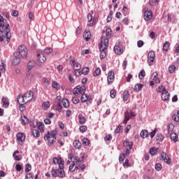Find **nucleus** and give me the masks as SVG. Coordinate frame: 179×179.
Here are the masks:
<instances>
[{"mask_svg": "<svg viewBox=\"0 0 179 179\" xmlns=\"http://www.w3.org/2000/svg\"><path fill=\"white\" fill-rule=\"evenodd\" d=\"M100 53V59H104L107 56V48H108V39L106 38V36L101 38V43L99 45Z\"/></svg>", "mask_w": 179, "mask_h": 179, "instance_id": "obj_1", "label": "nucleus"}, {"mask_svg": "<svg viewBox=\"0 0 179 179\" xmlns=\"http://www.w3.org/2000/svg\"><path fill=\"white\" fill-rule=\"evenodd\" d=\"M10 27L9 26V24H7L6 26V29L0 31V41L2 43L5 38H6V41L9 43L10 41Z\"/></svg>", "mask_w": 179, "mask_h": 179, "instance_id": "obj_2", "label": "nucleus"}, {"mask_svg": "<svg viewBox=\"0 0 179 179\" xmlns=\"http://www.w3.org/2000/svg\"><path fill=\"white\" fill-rule=\"evenodd\" d=\"M51 174L52 177L59 178H64L65 177V171H64V169L59 168L58 169H52L51 171Z\"/></svg>", "mask_w": 179, "mask_h": 179, "instance_id": "obj_3", "label": "nucleus"}, {"mask_svg": "<svg viewBox=\"0 0 179 179\" xmlns=\"http://www.w3.org/2000/svg\"><path fill=\"white\" fill-rule=\"evenodd\" d=\"M19 56L24 59L27 58V48L24 46V45H21L18 47V52Z\"/></svg>", "mask_w": 179, "mask_h": 179, "instance_id": "obj_4", "label": "nucleus"}, {"mask_svg": "<svg viewBox=\"0 0 179 179\" xmlns=\"http://www.w3.org/2000/svg\"><path fill=\"white\" fill-rule=\"evenodd\" d=\"M156 57V54L155 51L151 50L148 54V63L149 66H152L153 65V62H155V58Z\"/></svg>", "mask_w": 179, "mask_h": 179, "instance_id": "obj_5", "label": "nucleus"}, {"mask_svg": "<svg viewBox=\"0 0 179 179\" xmlns=\"http://www.w3.org/2000/svg\"><path fill=\"white\" fill-rule=\"evenodd\" d=\"M52 162L55 164L59 165V169H65V162L61 157H54Z\"/></svg>", "mask_w": 179, "mask_h": 179, "instance_id": "obj_6", "label": "nucleus"}, {"mask_svg": "<svg viewBox=\"0 0 179 179\" xmlns=\"http://www.w3.org/2000/svg\"><path fill=\"white\" fill-rule=\"evenodd\" d=\"M81 103H85L87 101V106H90L92 104V96L83 94L80 98Z\"/></svg>", "mask_w": 179, "mask_h": 179, "instance_id": "obj_7", "label": "nucleus"}, {"mask_svg": "<svg viewBox=\"0 0 179 179\" xmlns=\"http://www.w3.org/2000/svg\"><path fill=\"white\" fill-rule=\"evenodd\" d=\"M22 96L25 99V103H29V101H31V100H33V96H34V93L31 91H29Z\"/></svg>", "mask_w": 179, "mask_h": 179, "instance_id": "obj_8", "label": "nucleus"}, {"mask_svg": "<svg viewBox=\"0 0 179 179\" xmlns=\"http://www.w3.org/2000/svg\"><path fill=\"white\" fill-rule=\"evenodd\" d=\"M14 59L12 61V64L14 65H19L20 62H22L21 57L19 55V53L17 52H15L13 54Z\"/></svg>", "mask_w": 179, "mask_h": 179, "instance_id": "obj_9", "label": "nucleus"}, {"mask_svg": "<svg viewBox=\"0 0 179 179\" xmlns=\"http://www.w3.org/2000/svg\"><path fill=\"white\" fill-rule=\"evenodd\" d=\"M87 20L88 23H90L87 24V26L90 27H93V26L96 25V19L93 17V15L91 13H88Z\"/></svg>", "mask_w": 179, "mask_h": 179, "instance_id": "obj_10", "label": "nucleus"}, {"mask_svg": "<svg viewBox=\"0 0 179 179\" xmlns=\"http://www.w3.org/2000/svg\"><path fill=\"white\" fill-rule=\"evenodd\" d=\"M161 157L162 160L166 163V164H171V159H170V157H169L166 152H162L161 154Z\"/></svg>", "mask_w": 179, "mask_h": 179, "instance_id": "obj_11", "label": "nucleus"}, {"mask_svg": "<svg viewBox=\"0 0 179 179\" xmlns=\"http://www.w3.org/2000/svg\"><path fill=\"white\" fill-rule=\"evenodd\" d=\"M37 58L41 64H44V62L47 61V58L45 57V55H44V53H43V52H37Z\"/></svg>", "mask_w": 179, "mask_h": 179, "instance_id": "obj_12", "label": "nucleus"}, {"mask_svg": "<svg viewBox=\"0 0 179 179\" xmlns=\"http://www.w3.org/2000/svg\"><path fill=\"white\" fill-rule=\"evenodd\" d=\"M70 64L73 66L74 71H80L82 65L80 63L76 62L75 60H71Z\"/></svg>", "mask_w": 179, "mask_h": 179, "instance_id": "obj_13", "label": "nucleus"}, {"mask_svg": "<svg viewBox=\"0 0 179 179\" xmlns=\"http://www.w3.org/2000/svg\"><path fill=\"white\" fill-rule=\"evenodd\" d=\"M152 17H153V13L152 11L146 10L144 12V20L145 22H149Z\"/></svg>", "mask_w": 179, "mask_h": 179, "instance_id": "obj_14", "label": "nucleus"}, {"mask_svg": "<svg viewBox=\"0 0 179 179\" xmlns=\"http://www.w3.org/2000/svg\"><path fill=\"white\" fill-rule=\"evenodd\" d=\"M57 133L55 131L51 132H48V134L44 136L45 141L46 139H57L56 138Z\"/></svg>", "mask_w": 179, "mask_h": 179, "instance_id": "obj_15", "label": "nucleus"}, {"mask_svg": "<svg viewBox=\"0 0 179 179\" xmlns=\"http://www.w3.org/2000/svg\"><path fill=\"white\" fill-rule=\"evenodd\" d=\"M114 79H115V76H114V71H110L108 74V85H111L113 82H114Z\"/></svg>", "mask_w": 179, "mask_h": 179, "instance_id": "obj_16", "label": "nucleus"}, {"mask_svg": "<svg viewBox=\"0 0 179 179\" xmlns=\"http://www.w3.org/2000/svg\"><path fill=\"white\" fill-rule=\"evenodd\" d=\"M162 99L164 101H167L170 99V94L166 90L162 93Z\"/></svg>", "mask_w": 179, "mask_h": 179, "instance_id": "obj_17", "label": "nucleus"}, {"mask_svg": "<svg viewBox=\"0 0 179 179\" xmlns=\"http://www.w3.org/2000/svg\"><path fill=\"white\" fill-rule=\"evenodd\" d=\"M16 136L17 141L19 143H20V142H23V141L26 139V136H24V134L23 133H18L17 134Z\"/></svg>", "mask_w": 179, "mask_h": 179, "instance_id": "obj_18", "label": "nucleus"}, {"mask_svg": "<svg viewBox=\"0 0 179 179\" xmlns=\"http://www.w3.org/2000/svg\"><path fill=\"white\" fill-rule=\"evenodd\" d=\"M6 24H6V20H5L2 15H0V27L3 30L4 27L5 29L6 28Z\"/></svg>", "mask_w": 179, "mask_h": 179, "instance_id": "obj_19", "label": "nucleus"}, {"mask_svg": "<svg viewBox=\"0 0 179 179\" xmlns=\"http://www.w3.org/2000/svg\"><path fill=\"white\" fill-rule=\"evenodd\" d=\"M124 146L129 148V149H132L134 148V142L126 140L123 143Z\"/></svg>", "mask_w": 179, "mask_h": 179, "instance_id": "obj_20", "label": "nucleus"}, {"mask_svg": "<svg viewBox=\"0 0 179 179\" xmlns=\"http://www.w3.org/2000/svg\"><path fill=\"white\" fill-rule=\"evenodd\" d=\"M129 120H131V113L129 111L127 110L124 113V124H127Z\"/></svg>", "mask_w": 179, "mask_h": 179, "instance_id": "obj_21", "label": "nucleus"}, {"mask_svg": "<svg viewBox=\"0 0 179 179\" xmlns=\"http://www.w3.org/2000/svg\"><path fill=\"white\" fill-rule=\"evenodd\" d=\"M113 50L115 51V53L117 55H121V54H122V52H124V51L122 50H121V48L119 45H115Z\"/></svg>", "mask_w": 179, "mask_h": 179, "instance_id": "obj_22", "label": "nucleus"}, {"mask_svg": "<svg viewBox=\"0 0 179 179\" xmlns=\"http://www.w3.org/2000/svg\"><path fill=\"white\" fill-rule=\"evenodd\" d=\"M36 127L41 132H44V123L43 122H37Z\"/></svg>", "mask_w": 179, "mask_h": 179, "instance_id": "obj_23", "label": "nucleus"}, {"mask_svg": "<svg viewBox=\"0 0 179 179\" xmlns=\"http://www.w3.org/2000/svg\"><path fill=\"white\" fill-rule=\"evenodd\" d=\"M152 80L155 81V83H160V79H159V75L157 73L155 72L152 75Z\"/></svg>", "mask_w": 179, "mask_h": 179, "instance_id": "obj_24", "label": "nucleus"}, {"mask_svg": "<svg viewBox=\"0 0 179 179\" xmlns=\"http://www.w3.org/2000/svg\"><path fill=\"white\" fill-rule=\"evenodd\" d=\"M34 60H30L28 64H27V70L28 72L27 73H30V71H31V69H33V66H34Z\"/></svg>", "mask_w": 179, "mask_h": 179, "instance_id": "obj_25", "label": "nucleus"}, {"mask_svg": "<svg viewBox=\"0 0 179 179\" xmlns=\"http://www.w3.org/2000/svg\"><path fill=\"white\" fill-rule=\"evenodd\" d=\"M3 107H5V108H8L9 107V99L6 97H3L1 99Z\"/></svg>", "mask_w": 179, "mask_h": 179, "instance_id": "obj_26", "label": "nucleus"}, {"mask_svg": "<svg viewBox=\"0 0 179 179\" xmlns=\"http://www.w3.org/2000/svg\"><path fill=\"white\" fill-rule=\"evenodd\" d=\"M17 101L18 103V104H26V100L24 99V96H23V95L22 96H18L17 99Z\"/></svg>", "mask_w": 179, "mask_h": 179, "instance_id": "obj_27", "label": "nucleus"}, {"mask_svg": "<svg viewBox=\"0 0 179 179\" xmlns=\"http://www.w3.org/2000/svg\"><path fill=\"white\" fill-rule=\"evenodd\" d=\"M62 103L64 108H69V100H68V99L66 98L62 99Z\"/></svg>", "mask_w": 179, "mask_h": 179, "instance_id": "obj_28", "label": "nucleus"}, {"mask_svg": "<svg viewBox=\"0 0 179 179\" xmlns=\"http://www.w3.org/2000/svg\"><path fill=\"white\" fill-rule=\"evenodd\" d=\"M170 137L171 141H173V142H178V136L177 135V134L176 133H171L170 134Z\"/></svg>", "mask_w": 179, "mask_h": 179, "instance_id": "obj_29", "label": "nucleus"}, {"mask_svg": "<svg viewBox=\"0 0 179 179\" xmlns=\"http://www.w3.org/2000/svg\"><path fill=\"white\" fill-rule=\"evenodd\" d=\"M73 146L76 149H80L82 148V143L79 140H75L73 141Z\"/></svg>", "mask_w": 179, "mask_h": 179, "instance_id": "obj_30", "label": "nucleus"}, {"mask_svg": "<svg viewBox=\"0 0 179 179\" xmlns=\"http://www.w3.org/2000/svg\"><path fill=\"white\" fill-rule=\"evenodd\" d=\"M78 92H80V94H84L86 92V87L85 86H77Z\"/></svg>", "mask_w": 179, "mask_h": 179, "instance_id": "obj_31", "label": "nucleus"}, {"mask_svg": "<svg viewBox=\"0 0 179 179\" xmlns=\"http://www.w3.org/2000/svg\"><path fill=\"white\" fill-rule=\"evenodd\" d=\"M84 38H85L86 41H89L90 40V37H92V34H90V31H85L83 34Z\"/></svg>", "mask_w": 179, "mask_h": 179, "instance_id": "obj_32", "label": "nucleus"}, {"mask_svg": "<svg viewBox=\"0 0 179 179\" xmlns=\"http://www.w3.org/2000/svg\"><path fill=\"white\" fill-rule=\"evenodd\" d=\"M17 153H19V150H16L15 152H14V153L13 154V157L15 160L20 162V160H22V156L16 155H17Z\"/></svg>", "mask_w": 179, "mask_h": 179, "instance_id": "obj_33", "label": "nucleus"}, {"mask_svg": "<svg viewBox=\"0 0 179 179\" xmlns=\"http://www.w3.org/2000/svg\"><path fill=\"white\" fill-rule=\"evenodd\" d=\"M80 168V166H75V163H73L71 164L70 166H69V171L71 172V173H73V171L75 170H76V169H79Z\"/></svg>", "mask_w": 179, "mask_h": 179, "instance_id": "obj_34", "label": "nucleus"}, {"mask_svg": "<svg viewBox=\"0 0 179 179\" xmlns=\"http://www.w3.org/2000/svg\"><path fill=\"white\" fill-rule=\"evenodd\" d=\"M78 120H79V122H80V124H81V125H83V124H85L86 122V118L82 114H80L78 115Z\"/></svg>", "mask_w": 179, "mask_h": 179, "instance_id": "obj_35", "label": "nucleus"}, {"mask_svg": "<svg viewBox=\"0 0 179 179\" xmlns=\"http://www.w3.org/2000/svg\"><path fill=\"white\" fill-rule=\"evenodd\" d=\"M73 163H76L78 166H80V164H82V160H80V158L74 157L73 159Z\"/></svg>", "mask_w": 179, "mask_h": 179, "instance_id": "obj_36", "label": "nucleus"}, {"mask_svg": "<svg viewBox=\"0 0 179 179\" xmlns=\"http://www.w3.org/2000/svg\"><path fill=\"white\" fill-rule=\"evenodd\" d=\"M169 47H170V42L166 41L163 45V51L167 52V51H169Z\"/></svg>", "mask_w": 179, "mask_h": 179, "instance_id": "obj_37", "label": "nucleus"}, {"mask_svg": "<svg viewBox=\"0 0 179 179\" xmlns=\"http://www.w3.org/2000/svg\"><path fill=\"white\" fill-rule=\"evenodd\" d=\"M140 135H141V138L145 139V138H148V136H149V131H148L147 130H143L141 132Z\"/></svg>", "mask_w": 179, "mask_h": 179, "instance_id": "obj_38", "label": "nucleus"}, {"mask_svg": "<svg viewBox=\"0 0 179 179\" xmlns=\"http://www.w3.org/2000/svg\"><path fill=\"white\" fill-rule=\"evenodd\" d=\"M29 122V119L24 115L21 116V124L22 125H26Z\"/></svg>", "mask_w": 179, "mask_h": 179, "instance_id": "obj_39", "label": "nucleus"}, {"mask_svg": "<svg viewBox=\"0 0 179 179\" xmlns=\"http://www.w3.org/2000/svg\"><path fill=\"white\" fill-rule=\"evenodd\" d=\"M122 12L124 16H127V15H129V9L125 6H123Z\"/></svg>", "mask_w": 179, "mask_h": 179, "instance_id": "obj_40", "label": "nucleus"}, {"mask_svg": "<svg viewBox=\"0 0 179 179\" xmlns=\"http://www.w3.org/2000/svg\"><path fill=\"white\" fill-rule=\"evenodd\" d=\"M113 31H111V29L110 28H107L106 31V38L107 40H108V38H111V34H112Z\"/></svg>", "mask_w": 179, "mask_h": 179, "instance_id": "obj_41", "label": "nucleus"}, {"mask_svg": "<svg viewBox=\"0 0 179 179\" xmlns=\"http://www.w3.org/2000/svg\"><path fill=\"white\" fill-rule=\"evenodd\" d=\"M143 87V85L138 83L135 85L134 90H136V92H141Z\"/></svg>", "mask_w": 179, "mask_h": 179, "instance_id": "obj_42", "label": "nucleus"}, {"mask_svg": "<svg viewBox=\"0 0 179 179\" xmlns=\"http://www.w3.org/2000/svg\"><path fill=\"white\" fill-rule=\"evenodd\" d=\"M149 153L151 156H155L157 153V149L155 147L152 148L150 149Z\"/></svg>", "mask_w": 179, "mask_h": 179, "instance_id": "obj_43", "label": "nucleus"}, {"mask_svg": "<svg viewBox=\"0 0 179 179\" xmlns=\"http://www.w3.org/2000/svg\"><path fill=\"white\" fill-rule=\"evenodd\" d=\"M50 101L43 102L42 104V107L43 110H48V108H50Z\"/></svg>", "mask_w": 179, "mask_h": 179, "instance_id": "obj_44", "label": "nucleus"}, {"mask_svg": "<svg viewBox=\"0 0 179 179\" xmlns=\"http://www.w3.org/2000/svg\"><path fill=\"white\" fill-rule=\"evenodd\" d=\"M129 98V92L128 91H124L123 92V100L124 101H127V100H128Z\"/></svg>", "mask_w": 179, "mask_h": 179, "instance_id": "obj_45", "label": "nucleus"}, {"mask_svg": "<svg viewBox=\"0 0 179 179\" xmlns=\"http://www.w3.org/2000/svg\"><path fill=\"white\" fill-rule=\"evenodd\" d=\"M173 131H174V124H169L168 125V132L169 134H173Z\"/></svg>", "mask_w": 179, "mask_h": 179, "instance_id": "obj_46", "label": "nucleus"}, {"mask_svg": "<svg viewBox=\"0 0 179 179\" xmlns=\"http://www.w3.org/2000/svg\"><path fill=\"white\" fill-rule=\"evenodd\" d=\"M32 135H33L34 138H38V137H40V131H38V130H37V129H34L32 131Z\"/></svg>", "mask_w": 179, "mask_h": 179, "instance_id": "obj_47", "label": "nucleus"}, {"mask_svg": "<svg viewBox=\"0 0 179 179\" xmlns=\"http://www.w3.org/2000/svg\"><path fill=\"white\" fill-rule=\"evenodd\" d=\"M172 120L176 121V122H179V110H178L177 114H175L172 116Z\"/></svg>", "mask_w": 179, "mask_h": 179, "instance_id": "obj_48", "label": "nucleus"}, {"mask_svg": "<svg viewBox=\"0 0 179 179\" xmlns=\"http://www.w3.org/2000/svg\"><path fill=\"white\" fill-rule=\"evenodd\" d=\"M52 87H53V89H56V90H59V84H58L57 81H53L52 83Z\"/></svg>", "mask_w": 179, "mask_h": 179, "instance_id": "obj_49", "label": "nucleus"}, {"mask_svg": "<svg viewBox=\"0 0 179 179\" xmlns=\"http://www.w3.org/2000/svg\"><path fill=\"white\" fill-rule=\"evenodd\" d=\"M146 76V73L145 72V70H141V72L138 73V78L139 79H143Z\"/></svg>", "mask_w": 179, "mask_h": 179, "instance_id": "obj_50", "label": "nucleus"}, {"mask_svg": "<svg viewBox=\"0 0 179 179\" xmlns=\"http://www.w3.org/2000/svg\"><path fill=\"white\" fill-rule=\"evenodd\" d=\"M176 65H171L169 67L168 71L169 73H173V72H176Z\"/></svg>", "mask_w": 179, "mask_h": 179, "instance_id": "obj_51", "label": "nucleus"}, {"mask_svg": "<svg viewBox=\"0 0 179 179\" xmlns=\"http://www.w3.org/2000/svg\"><path fill=\"white\" fill-rule=\"evenodd\" d=\"M164 90H166V87L163 85H161L159 87H158V88L157 89V93H163V92H164Z\"/></svg>", "mask_w": 179, "mask_h": 179, "instance_id": "obj_52", "label": "nucleus"}, {"mask_svg": "<svg viewBox=\"0 0 179 179\" xmlns=\"http://www.w3.org/2000/svg\"><path fill=\"white\" fill-rule=\"evenodd\" d=\"M164 139V136L162 134H157L156 136V141L158 142H163V140Z\"/></svg>", "mask_w": 179, "mask_h": 179, "instance_id": "obj_53", "label": "nucleus"}, {"mask_svg": "<svg viewBox=\"0 0 179 179\" xmlns=\"http://www.w3.org/2000/svg\"><path fill=\"white\" fill-rule=\"evenodd\" d=\"M83 145H84V146H89V145H90V141H89V139L86 138H83Z\"/></svg>", "mask_w": 179, "mask_h": 179, "instance_id": "obj_54", "label": "nucleus"}, {"mask_svg": "<svg viewBox=\"0 0 179 179\" xmlns=\"http://www.w3.org/2000/svg\"><path fill=\"white\" fill-rule=\"evenodd\" d=\"M123 167H124V169H128V167H131V163H129V160H128V159H127L124 163H123Z\"/></svg>", "mask_w": 179, "mask_h": 179, "instance_id": "obj_55", "label": "nucleus"}, {"mask_svg": "<svg viewBox=\"0 0 179 179\" xmlns=\"http://www.w3.org/2000/svg\"><path fill=\"white\" fill-rule=\"evenodd\" d=\"M101 73V69L96 68L93 73L94 76H99Z\"/></svg>", "mask_w": 179, "mask_h": 179, "instance_id": "obj_56", "label": "nucleus"}, {"mask_svg": "<svg viewBox=\"0 0 179 179\" xmlns=\"http://www.w3.org/2000/svg\"><path fill=\"white\" fill-rule=\"evenodd\" d=\"M87 75V73H89V67H84L82 70H81V75Z\"/></svg>", "mask_w": 179, "mask_h": 179, "instance_id": "obj_57", "label": "nucleus"}, {"mask_svg": "<svg viewBox=\"0 0 179 179\" xmlns=\"http://www.w3.org/2000/svg\"><path fill=\"white\" fill-rule=\"evenodd\" d=\"M124 159H125V153L120 154V155L119 157L120 163H124Z\"/></svg>", "mask_w": 179, "mask_h": 179, "instance_id": "obj_58", "label": "nucleus"}, {"mask_svg": "<svg viewBox=\"0 0 179 179\" xmlns=\"http://www.w3.org/2000/svg\"><path fill=\"white\" fill-rule=\"evenodd\" d=\"M116 94H117V91H115V90H110V97H111V99H115Z\"/></svg>", "mask_w": 179, "mask_h": 179, "instance_id": "obj_59", "label": "nucleus"}, {"mask_svg": "<svg viewBox=\"0 0 179 179\" xmlns=\"http://www.w3.org/2000/svg\"><path fill=\"white\" fill-rule=\"evenodd\" d=\"M80 131L82 132V133H85L86 132V131H87V127L83 125V126H80Z\"/></svg>", "mask_w": 179, "mask_h": 179, "instance_id": "obj_60", "label": "nucleus"}, {"mask_svg": "<svg viewBox=\"0 0 179 179\" xmlns=\"http://www.w3.org/2000/svg\"><path fill=\"white\" fill-rule=\"evenodd\" d=\"M162 169V164L158 163L155 164V170H157V171H160Z\"/></svg>", "mask_w": 179, "mask_h": 179, "instance_id": "obj_61", "label": "nucleus"}, {"mask_svg": "<svg viewBox=\"0 0 179 179\" xmlns=\"http://www.w3.org/2000/svg\"><path fill=\"white\" fill-rule=\"evenodd\" d=\"M31 170V164H27L25 168V173H29Z\"/></svg>", "mask_w": 179, "mask_h": 179, "instance_id": "obj_62", "label": "nucleus"}, {"mask_svg": "<svg viewBox=\"0 0 179 179\" xmlns=\"http://www.w3.org/2000/svg\"><path fill=\"white\" fill-rule=\"evenodd\" d=\"M33 173H27L25 176V179H33Z\"/></svg>", "mask_w": 179, "mask_h": 179, "instance_id": "obj_63", "label": "nucleus"}, {"mask_svg": "<svg viewBox=\"0 0 179 179\" xmlns=\"http://www.w3.org/2000/svg\"><path fill=\"white\" fill-rule=\"evenodd\" d=\"M52 51V48H46L45 50H44V52L45 54H50V52Z\"/></svg>", "mask_w": 179, "mask_h": 179, "instance_id": "obj_64", "label": "nucleus"}]
</instances>
